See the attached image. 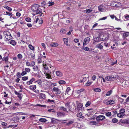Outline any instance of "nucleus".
I'll list each match as a JSON object with an SVG mask.
<instances>
[{
	"label": "nucleus",
	"mask_w": 129,
	"mask_h": 129,
	"mask_svg": "<svg viewBox=\"0 0 129 129\" xmlns=\"http://www.w3.org/2000/svg\"><path fill=\"white\" fill-rule=\"evenodd\" d=\"M4 34L5 37V39L6 41H9L12 39V37L9 31H4Z\"/></svg>",
	"instance_id": "nucleus-1"
},
{
	"label": "nucleus",
	"mask_w": 129,
	"mask_h": 129,
	"mask_svg": "<svg viewBox=\"0 0 129 129\" xmlns=\"http://www.w3.org/2000/svg\"><path fill=\"white\" fill-rule=\"evenodd\" d=\"M44 73L45 75L46 78L48 79H51L50 74L51 73V71L48 69L44 71Z\"/></svg>",
	"instance_id": "nucleus-2"
},
{
	"label": "nucleus",
	"mask_w": 129,
	"mask_h": 129,
	"mask_svg": "<svg viewBox=\"0 0 129 129\" xmlns=\"http://www.w3.org/2000/svg\"><path fill=\"white\" fill-rule=\"evenodd\" d=\"M107 39V38H106L104 36H103V38H100V36H98L97 37L94 39V41L95 42H99L100 41L106 40Z\"/></svg>",
	"instance_id": "nucleus-3"
},
{
	"label": "nucleus",
	"mask_w": 129,
	"mask_h": 129,
	"mask_svg": "<svg viewBox=\"0 0 129 129\" xmlns=\"http://www.w3.org/2000/svg\"><path fill=\"white\" fill-rule=\"evenodd\" d=\"M121 5V3L119 2H113L111 3L110 6L113 7H119Z\"/></svg>",
	"instance_id": "nucleus-4"
},
{
	"label": "nucleus",
	"mask_w": 129,
	"mask_h": 129,
	"mask_svg": "<svg viewBox=\"0 0 129 129\" xmlns=\"http://www.w3.org/2000/svg\"><path fill=\"white\" fill-rule=\"evenodd\" d=\"M53 91L55 92V93L57 95H58L60 94L61 93V91L60 89L57 87H54L52 89Z\"/></svg>",
	"instance_id": "nucleus-5"
},
{
	"label": "nucleus",
	"mask_w": 129,
	"mask_h": 129,
	"mask_svg": "<svg viewBox=\"0 0 129 129\" xmlns=\"http://www.w3.org/2000/svg\"><path fill=\"white\" fill-rule=\"evenodd\" d=\"M40 7V6L38 4H35L32 6L31 9L33 12H35Z\"/></svg>",
	"instance_id": "nucleus-6"
},
{
	"label": "nucleus",
	"mask_w": 129,
	"mask_h": 129,
	"mask_svg": "<svg viewBox=\"0 0 129 129\" xmlns=\"http://www.w3.org/2000/svg\"><path fill=\"white\" fill-rule=\"evenodd\" d=\"M35 12L36 13V14H39L40 16H42L43 14V13L42 12V10L40 8V7Z\"/></svg>",
	"instance_id": "nucleus-7"
},
{
	"label": "nucleus",
	"mask_w": 129,
	"mask_h": 129,
	"mask_svg": "<svg viewBox=\"0 0 129 129\" xmlns=\"http://www.w3.org/2000/svg\"><path fill=\"white\" fill-rule=\"evenodd\" d=\"M99 10V11L105 12L106 11L105 9L106 8L103 5H101L98 7Z\"/></svg>",
	"instance_id": "nucleus-8"
},
{
	"label": "nucleus",
	"mask_w": 129,
	"mask_h": 129,
	"mask_svg": "<svg viewBox=\"0 0 129 129\" xmlns=\"http://www.w3.org/2000/svg\"><path fill=\"white\" fill-rule=\"evenodd\" d=\"M105 118V117L103 115H100L97 116L96 117V120L98 121H102Z\"/></svg>",
	"instance_id": "nucleus-9"
},
{
	"label": "nucleus",
	"mask_w": 129,
	"mask_h": 129,
	"mask_svg": "<svg viewBox=\"0 0 129 129\" xmlns=\"http://www.w3.org/2000/svg\"><path fill=\"white\" fill-rule=\"evenodd\" d=\"M120 124L122 125L121 123L128 124H129V119L120 120L119 122Z\"/></svg>",
	"instance_id": "nucleus-10"
},
{
	"label": "nucleus",
	"mask_w": 129,
	"mask_h": 129,
	"mask_svg": "<svg viewBox=\"0 0 129 129\" xmlns=\"http://www.w3.org/2000/svg\"><path fill=\"white\" fill-rule=\"evenodd\" d=\"M77 106L78 110H80L83 108L82 104L78 102H77Z\"/></svg>",
	"instance_id": "nucleus-11"
},
{
	"label": "nucleus",
	"mask_w": 129,
	"mask_h": 129,
	"mask_svg": "<svg viewBox=\"0 0 129 129\" xmlns=\"http://www.w3.org/2000/svg\"><path fill=\"white\" fill-rule=\"evenodd\" d=\"M65 116V114L63 112H58L57 113V116L58 117H61Z\"/></svg>",
	"instance_id": "nucleus-12"
},
{
	"label": "nucleus",
	"mask_w": 129,
	"mask_h": 129,
	"mask_svg": "<svg viewBox=\"0 0 129 129\" xmlns=\"http://www.w3.org/2000/svg\"><path fill=\"white\" fill-rule=\"evenodd\" d=\"M90 38L89 37H87L84 39L83 43V45H86L90 40Z\"/></svg>",
	"instance_id": "nucleus-13"
},
{
	"label": "nucleus",
	"mask_w": 129,
	"mask_h": 129,
	"mask_svg": "<svg viewBox=\"0 0 129 129\" xmlns=\"http://www.w3.org/2000/svg\"><path fill=\"white\" fill-rule=\"evenodd\" d=\"M114 77L109 76H107L105 77L106 80L108 81H112L114 80Z\"/></svg>",
	"instance_id": "nucleus-14"
},
{
	"label": "nucleus",
	"mask_w": 129,
	"mask_h": 129,
	"mask_svg": "<svg viewBox=\"0 0 129 129\" xmlns=\"http://www.w3.org/2000/svg\"><path fill=\"white\" fill-rule=\"evenodd\" d=\"M35 80V78H31L30 80L26 82V84L28 85H29L33 83V82Z\"/></svg>",
	"instance_id": "nucleus-15"
},
{
	"label": "nucleus",
	"mask_w": 129,
	"mask_h": 129,
	"mask_svg": "<svg viewBox=\"0 0 129 129\" xmlns=\"http://www.w3.org/2000/svg\"><path fill=\"white\" fill-rule=\"evenodd\" d=\"M84 89L83 88H82L80 89L76 90H75L76 93L78 94L80 93L81 92H83Z\"/></svg>",
	"instance_id": "nucleus-16"
},
{
	"label": "nucleus",
	"mask_w": 129,
	"mask_h": 129,
	"mask_svg": "<svg viewBox=\"0 0 129 129\" xmlns=\"http://www.w3.org/2000/svg\"><path fill=\"white\" fill-rule=\"evenodd\" d=\"M70 102H68L66 103L65 104L66 107L69 109V110L70 111H71V109L70 105Z\"/></svg>",
	"instance_id": "nucleus-17"
},
{
	"label": "nucleus",
	"mask_w": 129,
	"mask_h": 129,
	"mask_svg": "<svg viewBox=\"0 0 129 129\" xmlns=\"http://www.w3.org/2000/svg\"><path fill=\"white\" fill-rule=\"evenodd\" d=\"M14 93L15 94L18 95V97L20 99H21L22 97L21 96V95L22 94V93H18L16 91H14Z\"/></svg>",
	"instance_id": "nucleus-18"
},
{
	"label": "nucleus",
	"mask_w": 129,
	"mask_h": 129,
	"mask_svg": "<svg viewBox=\"0 0 129 129\" xmlns=\"http://www.w3.org/2000/svg\"><path fill=\"white\" fill-rule=\"evenodd\" d=\"M36 86L35 85H31L29 86V88L31 90H34L36 89Z\"/></svg>",
	"instance_id": "nucleus-19"
},
{
	"label": "nucleus",
	"mask_w": 129,
	"mask_h": 129,
	"mask_svg": "<svg viewBox=\"0 0 129 129\" xmlns=\"http://www.w3.org/2000/svg\"><path fill=\"white\" fill-rule=\"evenodd\" d=\"M58 44L57 43H52L50 44L51 46L52 47H56L58 46Z\"/></svg>",
	"instance_id": "nucleus-20"
},
{
	"label": "nucleus",
	"mask_w": 129,
	"mask_h": 129,
	"mask_svg": "<svg viewBox=\"0 0 129 129\" xmlns=\"http://www.w3.org/2000/svg\"><path fill=\"white\" fill-rule=\"evenodd\" d=\"M114 101L113 100H111L107 102L106 103V104L107 105H112L114 104Z\"/></svg>",
	"instance_id": "nucleus-21"
},
{
	"label": "nucleus",
	"mask_w": 129,
	"mask_h": 129,
	"mask_svg": "<svg viewBox=\"0 0 129 129\" xmlns=\"http://www.w3.org/2000/svg\"><path fill=\"white\" fill-rule=\"evenodd\" d=\"M56 73V75L58 76L61 77L62 76V73L59 71H57Z\"/></svg>",
	"instance_id": "nucleus-22"
},
{
	"label": "nucleus",
	"mask_w": 129,
	"mask_h": 129,
	"mask_svg": "<svg viewBox=\"0 0 129 129\" xmlns=\"http://www.w3.org/2000/svg\"><path fill=\"white\" fill-rule=\"evenodd\" d=\"M88 124L91 125H93L96 124L97 123L95 121H90L88 122Z\"/></svg>",
	"instance_id": "nucleus-23"
},
{
	"label": "nucleus",
	"mask_w": 129,
	"mask_h": 129,
	"mask_svg": "<svg viewBox=\"0 0 129 129\" xmlns=\"http://www.w3.org/2000/svg\"><path fill=\"white\" fill-rule=\"evenodd\" d=\"M10 43L12 45L15 46L16 45V43L14 40H11L10 41Z\"/></svg>",
	"instance_id": "nucleus-24"
},
{
	"label": "nucleus",
	"mask_w": 129,
	"mask_h": 129,
	"mask_svg": "<svg viewBox=\"0 0 129 129\" xmlns=\"http://www.w3.org/2000/svg\"><path fill=\"white\" fill-rule=\"evenodd\" d=\"M39 94L42 98L43 99H45L46 98V95L45 94L43 93H40Z\"/></svg>",
	"instance_id": "nucleus-25"
},
{
	"label": "nucleus",
	"mask_w": 129,
	"mask_h": 129,
	"mask_svg": "<svg viewBox=\"0 0 129 129\" xmlns=\"http://www.w3.org/2000/svg\"><path fill=\"white\" fill-rule=\"evenodd\" d=\"M66 30L63 29H62L60 31V33L61 34L63 35L66 33Z\"/></svg>",
	"instance_id": "nucleus-26"
},
{
	"label": "nucleus",
	"mask_w": 129,
	"mask_h": 129,
	"mask_svg": "<svg viewBox=\"0 0 129 129\" xmlns=\"http://www.w3.org/2000/svg\"><path fill=\"white\" fill-rule=\"evenodd\" d=\"M8 55L7 54L6 56L2 58V60L3 61H8Z\"/></svg>",
	"instance_id": "nucleus-27"
},
{
	"label": "nucleus",
	"mask_w": 129,
	"mask_h": 129,
	"mask_svg": "<svg viewBox=\"0 0 129 129\" xmlns=\"http://www.w3.org/2000/svg\"><path fill=\"white\" fill-rule=\"evenodd\" d=\"M124 115V114H123L120 112L117 114V116L120 118H122Z\"/></svg>",
	"instance_id": "nucleus-28"
},
{
	"label": "nucleus",
	"mask_w": 129,
	"mask_h": 129,
	"mask_svg": "<svg viewBox=\"0 0 129 129\" xmlns=\"http://www.w3.org/2000/svg\"><path fill=\"white\" fill-rule=\"evenodd\" d=\"M43 69L44 71L45 70H47L48 69V67L46 65V64H44V63H43Z\"/></svg>",
	"instance_id": "nucleus-29"
},
{
	"label": "nucleus",
	"mask_w": 129,
	"mask_h": 129,
	"mask_svg": "<svg viewBox=\"0 0 129 129\" xmlns=\"http://www.w3.org/2000/svg\"><path fill=\"white\" fill-rule=\"evenodd\" d=\"M59 109L60 110H61L62 111H66L67 112H68L67 111V109L66 108H65L63 106L60 107L59 108Z\"/></svg>",
	"instance_id": "nucleus-30"
},
{
	"label": "nucleus",
	"mask_w": 129,
	"mask_h": 129,
	"mask_svg": "<svg viewBox=\"0 0 129 129\" xmlns=\"http://www.w3.org/2000/svg\"><path fill=\"white\" fill-rule=\"evenodd\" d=\"M4 8L7 9V10L9 11H11L12 10V9L11 8L7 6H5L4 7Z\"/></svg>",
	"instance_id": "nucleus-31"
},
{
	"label": "nucleus",
	"mask_w": 129,
	"mask_h": 129,
	"mask_svg": "<svg viewBox=\"0 0 129 129\" xmlns=\"http://www.w3.org/2000/svg\"><path fill=\"white\" fill-rule=\"evenodd\" d=\"M129 36V33L128 32H125L123 34V37L124 38H125Z\"/></svg>",
	"instance_id": "nucleus-32"
},
{
	"label": "nucleus",
	"mask_w": 129,
	"mask_h": 129,
	"mask_svg": "<svg viewBox=\"0 0 129 129\" xmlns=\"http://www.w3.org/2000/svg\"><path fill=\"white\" fill-rule=\"evenodd\" d=\"M12 13L6 11L4 12V15H8L9 16H11Z\"/></svg>",
	"instance_id": "nucleus-33"
},
{
	"label": "nucleus",
	"mask_w": 129,
	"mask_h": 129,
	"mask_svg": "<svg viewBox=\"0 0 129 129\" xmlns=\"http://www.w3.org/2000/svg\"><path fill=\"white\" fill-rule=\"evenodd\" d=\"M39 120L42 122H45L47 121V120L45 118H41L39 119Z\"/></svg>",
	"instance_id": "nucleus-34"
},
{
	"label": "nucleus",
	"mask_w": 129,
	"mask_h": 129,
	"mask_svg": "<svg viewBox=\"0 0 129 129\" xmlns=\"http://www.w3.org/2000/svg\"><path fill=\"white\" fill-rule=\"evenodd\" d=\"M92 11V10H91L90 9H86L84 10V12H86L87 13H90Z\"/></svg>",
	"instance_id": "nucleus-35"
},
{
	"label": "nucleus",
	"mask_w": 129,
	"mask_h": 129,
	"mask_svg": "<svg viewBox=\"0 0 129 129\" xmlns=\"http://www.w3.org/2000/svg\"><path fill=\"white\" fill-rule=\"evenodd\" d=\"M63 40L64 43L67 46L68 45L67 43L68 42V38H64L63 39Z\"/></svg>",
	"instance_id": "nucleus-36"
},
{
	"label": "nucleus",
	"mask_w": 129,
	"mask_h": 129,
	"mask_svg": "<svg viewBox=\"0 0 129 129\" xmlns=\"http://www.w3.org/2000/svg\"><path fill=\"white\" fill-rule=\"evenodd\" d=\"M38 68V67L37 66H35L33 67V69L34 71H37Z\"/></svg>",
	"instance_id": "nucleus-37"
},
{
	"label": "nucleus",
	"mask_w": 129,
	"mask_h": 129,
	"mask_svg": "<svg viewBox=\"0 0 129 129\" xmlns=\"http://www.w3.org/2000/svg\"><path fill=\"white\" fill-rule=\"evenodd\" d=\"M82 115V114L81 112L78 113L77 114V115L78 117H79L80 118H82L83 117Z\"/></svg>",
	"instance_id": "nucleus-38"
},
{
	"label": "nucleus",
	"mask_w": 129,
	"mask_h": 129,
	"mask_svg": "<svg viewBox=\"0 0 129 129\" xmlns=\"http://www.w3.org/2000/svg\"><path fill=\"white\" fill-rule=\"evenodd\" d=\"M58 83L60 84H62L65 83V82L62 80H60L58 81Z\"/></svg>",
	"instance_id": "nucleus-39"
},
{
	"label": "nucleus",
	"mask_w": 129,
	"mask_h": 129,
	"mask_svg": "<svg viewBox=\"0 0 129 129\" xmlns=\"http://www.w3.org/2000/svg\"><path fill=\"white\" fill-rule=\"evenodd\" d=\"M28 76H24L22 78V79L24 81H26L28 80Z\"/></svg>",
	"instance_id": "nucleus-40"
},
{
	"label": "nucleus",
	"mask_w": 129,
	"mask_h": 129,
	"mask_svg": "<svg viewBox=\"0 0 129 129\" xmlns=\"http://www.w3.org/2000/svg\"><path fill=\"white\" fill-rule=\"evenodd\" d=\"M125 111V110L124 109H121L119 111V112L123 114H124V113Z\"/></svg>",
	"instance_id": "nucleus-41"
},
{
	"label": "nucleus",
	"mask_w": 129,
	"mask_h": 129,
	"mask_svg": "<svg viewBox=\"0 0 129 129\" xmlns=\"http://www.w3.org/2000/svg\"><path fill=\"white\" fill-rule=\"evenodd\" d=\"M112 91L111 90L108 91L107 92V93L106 94V96H109L112 93Z\"/></svg>",
	"instance_id": "nucleus-42"
},
{
	"label": "nucleus",
	"mask_w": 129,
	"mask_h": 129,
	"mask_svg": "<svg viewBox=\"0 0 129 129\" xmlns=\"http://www.w3.org/2000/svg\"><path fill=\"white\" fill-rule=\"evenodd\" d=\"M125 17V20H129V15H126L124 16Z\"/></svg>",
	"instance_id": "nucleus-43"
},
{
	"label": "nucleus",
	"mask_w": 129,
	"mask_h": 129,
	"mask_svg": "<svg viewBox=\"0 0 129 129\" xmlns=\"http://www.w3.org/2000/svg\"><path fill=\"white\" fill-rule=\"evenodd\" d=\"M91 104V102L90 101L87 102L85 105V106L86 107H88Z\"/></svg>",
	"instance_id": "nucleus-44"
},
{
	"label": "nucleus",
	"mask_w": 129,
	"mask_h": 129,
	"mask_svg": "<svg viewBox=\"0 0 129 129\" xmlns=\"http://www.w3.org/2000/svg\"><path fill=\"white\" fill-rule=\"evenodd\" d=\"M94 90L96 92H100L101 89L99 88H96L94 89Z\"/></svg>",
	"instance_id": "nucleus-45"
},
{
	"label": "nucleus",
	"mask_w": 129,
	"mask_h": 129,
	"mask_svg": "<svg viewBox=\"0 0 129 129\" xmlns=\"http://www.w3.org/2000/svg\"><path fill=\"white\" fill-rule=\"evenodd\" d=\"M74 120H72L71 121H69V122L67 123V124L68 125H69L71 124H72L73 123H74Z\"/></svg>",
	"instance_id": "nucleus-46"
},
{
	"label": "nucleus",
	"mask_w": 129,
	"mask_h": 129,
	"mask_svg": "<svg viewBox=\"0 0 129 129\" xmlns=\"http://www.w3.org/2000/svg\"><path fill=\"white\" fill-rule=\"evenodd\" d=\"M9 16V18L10 19H12V18L16 19V16L14 15H13L12 14V15H11V16Z\"/></svg>",
	"instance_id": "nucleus-47"
},
{
	"label": "nucleus",
	"mask_w": 129,
	"mask_h": 129,
	"mask_svg": "<svg viewBox=\"0 0 129 129\" xmlns=\"http://www.w3.org/2000/svg\"><path fill=\"white\" fill-rule=\"evenodd\" d=\"M25 20L27 22H30L31 21V19L29 17H27L25 18Z\"/></svg>",
	"instance_id": "nucleus-48"
},
{
	"label": "nucleus",
	"mask_w": 129,
	"mask_h": 129,
	"mask_svg": "<svg viewBox=\"0 0 129 129\" xmlns=\"http://www.w3.org/2000/svg\"><path fill=\"white\" fill-rule=\"evenodd\" d=\"M101 44H100L99 45H97L96 46L100 49H101L103 48V46L100 45Z\"/></svg>",
	"instance_id": "nucleus-49"
},
{
	"label": "nucleus",
	"mask_w": 129,
	"mask_h": 129,
	"mask_svg": "<svg viewBox=\"0 0 129 129\" xmlns=\"http://www.w3.org/2000/svg\"><path fill=\"white\" fill-rule=\"evenodd\" d=\"M17 57L19 59H21L22 58V55L20 54H19L17 55Z\"/></svg>",
	"instance_id": "nucleus-50"
},
{
	"label": "nucleus",
	"mask_w": 129,
	"mask_h": 129,
	"mask_svg": "<svg viewBox=\"0 0 129 129\" xmlns=\"http://www.w3.org/2000/svg\"><path fill=\"white\" fill-rule=\"evenodd\" d=\"M28 47L31 50H33L34 49V47L31 45H29Z\"/></svg>",
	"instance_id": "nucleus-51"
},
{
	"label": "nucleus",
	"mask_w": 129,
	"mask_h": 129,
	"mask_svg": "<svg viewBox=\"0 0 129 129\" xmlns=\"http://www.w3.org/2000/svg\"><path fill=\"white\" fill-rule=\"evenodd\" d=\"M71 90V89L70 87H67L66 91V93H67V94H68V93Z\"/></svg>",
	"instance_id": "nucleus-52"
},
{
	"label": "nucleus",
	"mask_w": 129,
	"mask_h": 129,
	"mask_svg": "<svg viewBox=\"0 0 129 129\" xmlns=\"http://www.w3.org/2000/svg\"><path fill=\"white\" fill-rule=\"evenodd\" d=\"M35 64V62L34 61H32L30 63V67H33Z\"/></svg>",
	"instance_id": "nucleus-53"
},
{
	"label": "nucleus",
	"mask_w": 129,
	"mask_h": 129,
	"mask_svg": "<svg viewBox=\"0 0 129 129\" xmlns=\"http://www.w3.org/2000/svg\"><path fill=\"white\" fill-rule=\"evenodd\" d=\"M112 121L114 123H116L117 122L118 120L116 118H114L112 119Z\"/></svg>",
	"instance_id": "nucleus-54"
},
{
	"label": "nucleus",
	"mask_w": 129,
	"mask_h": 129,
	"mask_svg": "<svg viewBox=\"0 0 129 129\" xmlns=\"http://www.w3.org/2000/svg\"><path fill=\"white\" fill-rule=\"evenodd\" d=\"M25 71L29 73L30 72V70L29 68H26L25 69Z\"/></svg>",
	"instance_id": "nucleus-55"
},
{
	"label": "nucleus",
	"mask_w": 129,
	"mask_h": 129,
	"mask_svg": "<svg viewBox=\"0 0 129 129\" xmlns=\"http://www.w3.org/2000/svg\"><path fill=\"white\" fill-rule=\"evenodd\" d=\"M107 16H105V17H103L102 18H100L99 19V20H106L107 19Z\"/></svg>",
	"instance_id": "nucleus-56"
},
{
	"label": "nucleus",
	"mask_w": 129,
	"mask_h": 129,
	"mask_svg": "<svg viewBox=\"0 0 129 129\" xmlns=\"http://www.w3.org/2000/svg\"><path fill=\"white\" fill-rule=\"evenodd\" d=\"M47 102H50L52 104V103H55V101L54 100H51L50 99H48V100Z\"/></svg>",
	"instance_id": "nucleus-57"
},
{
	"label": "nucleus",
	"mask_w": 129,
	"mask_h": 129,
	"mask_svg": "<svg viewBox=\"0 0 129 129\" xmlns=\"http://www.w3.org/2000/svg\"><path fill=\"white\" fill-rule=\"evenodd\" d=\"M111 115V113L110 112H109L106 114V115L108 117L110 116Z\"/></svg>",
	"instance_id": "nucleus-58"
},
{
	"label": "nucleus",
	"mask_w": 129,
	"mask_h": 129,
	"mask_svg": "<svg viewBox=\"0 0 129 129\" xmlns=\"http://www.w3.org/2000/svg\"><path fill=\"white\" fill-rule=\"evenodd\" d=\"M91 82L88 81L85 84V85L86 86H88L91 84Z\"/></svg>",
	"instance_id": "nucleus-59"
},
{
	"label": "nucleus",
	"mask_w": 129,
	"mask_h": 129,
	"mask_svg": "<svg viewBox=\"0 0 129 129\" xmlns=\"http://www.w3.org/2000/svg\"><path fill=\"white\" fill-rule=\"evenodd\" d=\"M43 22V20L42 18H41L40 19V20L39 21V24H42Z\"/></svg>",
	"instance_id": "nucleus-60"
},
{
	"label": "nucleus",
	"mask_w": 129,
	"mask_h": 129,
	"mask_svg": "<svg viewBox=\"0 0 129 129\" xmlns=\"http://www.w3.org/2000/svg\"><path fill=\"white\" fill-rule=\"evenodd\" d=\"M26 65L27 66L30 67V62L27 61L26 63Z\"/></svg>",
	"instance_id": "nucleus-61"
},
{
	"label": "nucleus",
	"mask_w": 129,
	"mask_h": 129,
	"mask_svg": "<svg viewBox=\"0 0 129 129\" xmlns=\"http://www.w3.org/2000/svg\"><path fill=\"white\" fill-rule=\"evenodd\" d=\"M21 74L19 72H18L16 74V76L17 78H20L21 77Z\"/></svg>",
	"instance_id": "nucleus-62"
},
{
	"label": "nucleus",
	"mask_w": 129,
	"mask_h": 129,
	"mask_svg": "<svg viewBox=\"0 0 129 129\" xmlns=\"http://www.w3.org/2000/svg\"><path fill=\"white\" fill-rule=\"evenodd\" d=\"M89 48L87 47H85L83 48V49L86 51H88L89 50Z\"/></svg>",
	"instance_id": "nucleus-63"
},
{
	"label": "nucleus",
	"mask_w": 129,
	"mask_h": 129,
	"mask_svg": "<svg viewBox=\"0 0 129 129\" xmlns=\"http://www.w3.org/2000/svg\"><path fill=\"white\" fill-rule=\"evenodd\" d=\"M36 82H37L39 85H41L42 84V81L41 80L37 81H36Z\"/></svg>",
	"instance_id": "nucleus-64"
}]
</instances>
